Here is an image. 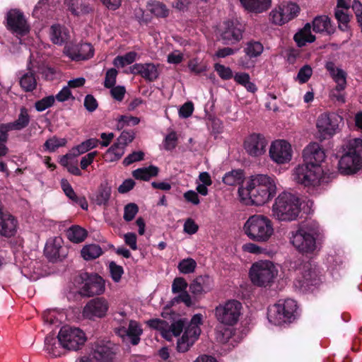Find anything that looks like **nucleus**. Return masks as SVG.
I'll list each match as a JSON object with an SVG mask.
<instances>
[{
	"label": "nucleus",
	"mask_w": 362,
	"mask_h": 362,
	"mask_svg": "<svg viewBox=\"0 0 362 362\" xmlns=\"http://www.w3.org/2000/svg\"><path fill=\"white\" fill-rule=\"evenodd\" d=\"M276 194V184L273 177L264 174L252 175L245 187H240L238 195L246 205H262Z\"/></svg>",
	"instance_id": "obj_1"
},
{
	"label": "nucleus",
	"mask_w": 362,
	"mask_h": 362,
	"mask_svg": "<svg viewBox=\"0 0 362 362\" xmlns=\"http://www.w3.org/2000/svg\"><path fill=\"white\" fill-rule=\"evenodd\" d=\"M243 233L252 241L258 243H267L274 233L272 221L266 216H250L243 226Z\"/></svg>",
	"instance_id": "obj_2"
},
{
	"label": "nucleus",
	"mask_w": 362,
	"mask_h": 362,
	"mask_svg": "<svg viewBox=\"0 0 362 362\" xmlns=\"http://www.w3.org/2000/svg\"><path fill=\"white\" fill-rule=\"evenodd\" d=\"M300 212V203L298 197L288 192L280 194L272 206V215L281 221L296 220Z\"/></svg>",
	"instance_id": "obj_3"
},
{
	"label": "nucleus",
	"mask_w": 362,
	"mask_h": 362,
	"mask_svg": "<svg viewBox=\"0 0 362 362\" xmlns=\"http://www.w3.org/2000/svg\"><path fill=\"white\" fill-rule=\"evenodd\" d=\"M362 139L356 138L349 142V151L344 153L339 161V170L341 174L356 173L362 167Z\"/></svg>",
	"instance_id": "obj_4"
},
{
	"label": "nucleus",
	"mask_w": 362,
	"mask_h": 362,
	"mask_svg": "<svg viewBox=\"0 0 362 362\" xmlns=\"http://www.w3.org/2000/svg\"><path fill=\"white\" fill-rule=\"evenodd\" d=\"M292 176L298 184L307 187H315L323 181L324 171L320 165L303 163L293 170Z\"/></svg>",
	"instance_id": "obj_5"
},
{
	"label": "nucleus",
	"mask_w": 362,
	"mask_h": 362,
	"mask_svg": "<svg viewBox=\"0 0 362 362\" xmlns=\"http://www.w3.org/2000/svg\"><path fill=\"white\" fill-rule=\"evenodd\" d=\"M278 273V269L272 262L260 260L252 264L249 274L254 285L267 287L274 282Z\"/></svg>",
	"instance_id": "obj_6"
},
{
	"label": "nucleus",
	"mask_w": 362,
	"mask_h": 362,
	"mask_svg": "<svg viewBox=\"0 0 362 362\" xmlns=\"http://www.w3.org/2000/svg\"><path fill=\"white\" fill-rule=\"evenodd\" d=\"M296 310L297 303L294 300H279L269 308L268 320L275 325H281L293 320Z\"/></svg>",
	"instance_id": "obj_7"
},
{
	"label": "nucleus",
	"mask_w": 362,
	"mask_h": 362,
	"mask_svg": "<svg viewBox=\"0 0 362 362\" xmlns=\"http://www.w3.org/2000/svg\"><path fill=\"white\" fill-rule=\"evenodd\" d=\"M243 306L237 300H228L219 303L214 309L216 320L223 325L233 326L239 321Z\"/></svg>",
	"instance_id": "obj_8"
},
{
	"label": "nucleus",
	"mask_w": 362,
	"mask_h": 362,
	"mask_svg": "<svg viewBox=\"0 0 362 362\" xmlns=\"http://www.w3.org/2000/svg\"><path fill=\"white\" fill-rule=\"evenodd\" d=\"M316 230L304 227L292 233L291 243L295 248L301 253H312L316 247Z\"/></svg>",
	"instance_id": "obj_9"
},
{
	"label": "nucleus",
	"mask_w": 362,
	"mask_h": 362,
	"mask_svg": "<svg viewBox=\"0 0 362 362\" xmlns=\"http://www.w3.org/2000/svg\"><path fill=\"white\" fill-rule=\"evenodd\" d=\"M57 338L62 347L71 351L78 350L86 341V334L81 329L69 326L62 327Z\"/></svg>",
	"instance_id": "obj_10"
},
{
	"label": "nucleus",
	"mask_w": 362,
	"mask_h": 362,
	"mask_svg": "<svg viewBox=\"0 0 362 362\" xmlns=\"http://www.w3.org/2000/svg\"><path fill=\"white\" fill-rule=\"evenodd\" d=\"M187 323L184 319L177 320L170 325L166 321L160 319H152L147 322L150 327L158 330L161 336L168 341H171L173 337H178Z\"/></svg>",
	"instance_id": "obj_11"
},
{
	"label": "nucleus",
	"mask_w": 362,
	"mask_h": 362,
	"mask_svg": "<svg viewBox=\"0 0 362 362\" xmlns=\"http://www.w3.org/2000/svg\"><path fill=\"white\" fill-rule=\"evenodd\" d=\"M219 39L223 44L232 45L243 37V28L237 20H227L219 25Z\"/></svg>",
	"instance_id": "obj_12"
},
{
	"label": "nucleus",
	"mask_w": 362,
	"mask_h": 362,
	"mask_svg": "<svg viewBox=\"0 0 362 362\" xmlns=\"http://www.w3.org/2000/svg\"><path fill=\"white\" fill-rule=\"evenodd\" d=\"M326 69L337 83L336 88L330 92L331 98L339 103H344L345 95L342 90H344L346 86V72L341 69L335 67L332 62L327 63Z\"/></svg>",
	"instance_id": "obj_13"
},
{
	"label": "nucleus",
	"mask_w": 362,
	"mask_h": 362,
	"mask_svg": "<svg viewBox=\"0 0 362 362\" xmlns=\"http://www.w3.org/2000/svg\"><path fill=\"white\" fill-rule=\"evenodd\" d=\"M341 121V117L335 113L320 115L317 118L316 124L320 138L326 139L334 135Z\"/></svg>",
	"instance_id": "obj_14"
},
{
	"label": "nucleus",
	"mask_w": 362,
	"mask_h": 362,
	"mask_svg": "<svg viewBox=\"0 0 362 362\" xmlns=\"http://www.w3.org/2000/svg\"><path fill=\"white\" fill-rule=\"evenodd\" d=\"M299 11L296 4L283 2L271 11L270 17L274 24L282 25L296 18Z\"/></svg>",
	"instance_id": "obj_15"
},
{
	"label": "nucleus",
	"mask_w": 362,
	"mask_h": 362,
	"mask_svg": "<svg viewBox=\"0 0 362 362\" xmlns=\"http://www.w3.org/2000/svg\"><path fill=\"white\" fill-rule=\"evenodd\" d=\"M81 284L79 293L83 296H93L102 294L105 291V283L103 279L97 274L85 273L81 275Z\"/></svg>",
	"instance_id": "obj_16"
},
{
	"label": "nucleus",
	"mask_w": 362,
	"mask_h": 362,
	"mask_svg": "<svg viewBox=\"0 0 362 362\" xmlns=\"http://www.w3.org/2000/svg\"><path fill=\"white\" fill-rule=\"evenodd\" d=\"M109 302L105 298H93L86 304L83 309L82 315L84 318L92 320L104 317L109 310Z\"/></svg>",
	"instance_id": "obj_17"
},
{
	"label": "nucleus",
	"mask_w": 362,
	"mask_h": 362,
	"mask_svg": "<svg viewBox=\"0 0 362 362\" xmlns=\"http://www.w3.org/2000/svg\"><path fill=\"white\" fill-rule=\"evenodd\" d=\"M6 26L8 30L18 35H25L30 30V26L24 14L18 9H11L8 11Z\"/></svg>",
	"instance_id": "obj_18"
},
{
	"label": "nucleus",
	"mask_w": 362,
	"mask_h": 362,
	"mask_svg": "<svg viewBox=\"0 0 362 362\" xmlns=\"http://www.w3.org/2000/svg\"><path fill=\"white\" fill-rule=\"evenodd\" d=\"M269 156L277 164H285L292 158V148L285 140H276L272 143Z\"/></svg>",
	"instance_id": "obj_19"
},
{
	"label": "nucleus",
	"mask_w": 362,
	"mask_h": 362,
	"mask_svg": "<svg viewBox=\"0 0 362 362\" xmlns=\"http://www.w3.org/2000/svg\"><path fill=\"white\" fill-rule=\"evenodd\" d=\"M268 141L260 134H252L244 141V148L252 157H259L266 152Z\"/></svg>",
	"instance_id": "obj_20"
},
{
	"label": "nucleus",
	"mask_w": 362,
	"mask_h": 362,
	"mask_svg": "<svg viewBox=\"0 0 362 362\" xmlns=\"http://www.w3.org/2000/svg\"><path fill=\"white\" fill-rule=\"evenodd\" d=\"M115 352L110 342H97L93 345L90 356L95 362H112Z\"/></svg>",
	"instance_id": "obj_21"
},
{
	"label": "nucleus",
	"mask_w": 362,
	"mask_h": 362,
	"mask_svg": "<svg viewBox=\"0 0 362 362\" xmlns=\"http://www.w3.org/2000/svg\"><path fill=\"white\" fill-rule=\"evenodd\" d=\"M303 162L310 165H320L325 158V153L317 143H310L303 151Z\"/></svg>",
	"instance_id": "obj_22"
},
{
	"label": "nucleus",
	"mask_w": 362,
	"mask_h": 362,
	"mask_svg": "<svg viewBox=\"0 0 362 362\" xmlns=\"http://www.w3.org/2000/svg\"><path fill=\"white\" fill-rule=\"evenodd\" d=\"M63 240L60 237H54L47 240L45 247V255L51 261L64 257L62 247Z\"/></svg>",
	"instance_id": "obj_23"
},
{
	"label": "nucleus",
	"mask_w": 362,
	"mask_h": 362,
	"mask_svg": "<svg viewBox=\"0 0 362 362\" xmlns=\"http://www.w3.org/2000/svg\"><path fill=\"white\" fill-rule=\"evenodd\" d=\"M297 271L302 276L297 279L299 287L308 286L309 285L317 284V274L316 269L312 268L310 263H305Z\"/></svg>",
	"instance_id": "obj_24"
},
{
	"label": "nucleus",
	"mask_w": 362,
	"mask_h": 362,
	"mask_svg": "<svg viewBox=\"0 0 362 362\" xmlns=\"http://www.w3.org/2000/svg\"><path fill=\"white\" fill-rule=\"evenodd\" d=\"M131 72L139 74L149 81H155L159 75L157 66L152 63L135 64L131 67Z\"/></svg>",
	"instance_id": "obj_25"
},
{
	"label": "nucleus",
	"mask_w": 362,
	"mask_h": 362,
	"mask_svg": "<svg viewBox=\"0 0 362 362\" xmlns=\"http://www.w3.org/2000/svg\"><path fill=\"white\" fill-rule=\"evenodd\" d=\"M17 230V221L9 213L0 214V234L5 237H11Z\"/></svg>",
	"instance_id": "obj_26"
},
{
	"label": "nucleus",
	"mask_w": 362,
	"mask_h": 362,
	"mask_svg": "<svg viewBox=\"0 0 362 362\" xmlns=\"http://www.w3.org/2000/svg\"><path fill=\"white\" fill-rule=\"evenodd\" d=\"M67 53L72 60L80 61L92 57L94 49L90 43H82L69 49Z\"/></svg>",
	"instance_id": "obj_27"
},
{
	"label": "nucleus",
	"mask_w": 362,
	"mask_h": 362,
	"mask_svg": "<svg viewBox=\"0 0 362 362\" xmlns=\"http://www.w3.org/2000/svg\"><path fill=\"white\" fill-rule=\"evenodd\" d=\"M129 321L127 313L124 308H120L113 313V322L116 326L115 330L121 337H126V327Z\"/></svg>",
	"instance_id": "obj_28"
},
{
	"label": "nucleus",
	"mask_w": 362,
	"mask_h": 362,
	"mask_svg": "<svg viewBox=\"0 0 362 362\" xmlns=\"http://www.w3.org/2000/svg\"><path fill=\"white\" fill-rule=\"evenodd\" d=\"M212 288V280L209 276L197 277L189 286L191 292L195 295L206 293Z\"/></svg>",
	"instance_id": "obj_29"
},
{
	"label": "nucleus",
	"mask_w": 362,
	"mask_h": 362,
	"mask_svg": "<svg viewBox=\"0 0 362 362\" xmlns=\"http://www.w3.org/2000/svg\"><path fill=\"white\" fill-rule=\"evenodd\" d=\"M244 8L250 12L262 13L271 6L272 0H240Z\"/></svg>",
	"instance_id": "obj_30"
},
{
	"label": "nucleus",
	"mask_w": 362,
	"mask_h": 362,
	"mask_svg": "<svg viewBox=\"0 0 362 362\" xmlns=\"http://www.w3.org/2000/svg\"><path fill=\"white\" fill-rule=\"evenodd\" d=\"M30 122V116L28 110L24 107H21L16 119L6 123L13 131H21L26 128Z\"/></svg>",
	"instance_id": "obj_31"
},
{
	"label": "nucleus",
	"mask_w": 362,
	"mask_h": 362,
	"mask_svg": "<svg viewBox=\"0 0 362 362\" xmlns=\"http://www.w3.org/2000/svg\"><path fill=\"white\" fill-rule=\"evenodd\" d=\"M49 36L52 42L56 45H62L69 38L68 30L59 24L51 26Z\"/></svg>",
	"instance_id": "obj_32"
},
{
	"label": "nucleus",
	"mask_w": 362,
	"mask_h": 362,
	"mask_svg": "<svg viewBox=\"0 0 362 362\" xmlns=\"http://www.w3.org/2000/svg\"><path fill=\"white\" fill-rule=\"evenodd\" d=\"M293 39L300 47L305 46L315 40V37L311 33V25L306 23L304 27L295 34Z\"/></svg>",
	"instance_id": "obj_33"
},
{
	"label": "nucleus",
	"mask_w": 362,
	"mask_h": 362,
	"mask_svg": "<svg viewBox=\"0 0 362 362\" xmlns=\"http://www.w3.org/2000/svg\"><path fill=\"white\" fill-rule=\"evenodd\" d=\"M313 29L316 33H334V28L331 25L330 18L327 16H319L313 21Z\"/></svg>",
	"instance_id": "obj_34"
},
{
	"label": "nucleus",
	"mask_w": 362,
	"mask_h": 362,
	"mask_svg": "<svg viewBox=\"0 0 362 362\" xmlns=\"http://www.w3.org/2000/svg\"><path fill=\"white\" fill-rule=\"evenodd\" d=\"M45 348L47 352L53 357L60 356L63 354L64 347H62L59 339L57 340L54 336L49 335L45 339Z\"/></svg>",
	"instance_id": "obj_35"
},
{
	"label": "nucleus",
	"mask_w": 362,
	"mask_h": 362,
	"mask_svg": "<svg viewBox=\"0 0 362 362\" xmlns=\"http://www.w3.org/2000/svg\"><path fill=\"white\" fill-rule=\"evenodd\" d=\"M147 10L157 18H166L170 13V9L163 2L151 1L147 4Z\"/></svg>",
	"instance_id": "obj_36"
},
{
	"label": "nucleus",
	"mask_w": 362,
	"mask_h": 362,
	"mask_svg": "<svg viewBox=\"0 0 362 362\" xmlns=\"http://www.w3.org/2000/svg\"><path fill=\"white\" fill-rule=\"evenodd\" d=\"M45 323L49 325L59 326L64 318V313L55 309H49L43 313Z\"/></svg>",
	"instance_id": "obj_37"
},
{
	"label": "nucleus",
	"mask_w": 362,
	"mask_h": 362,
	"mask_svg": "<svg viewBox=\"0 0 362 362\" xmlns=\"http://www.w3.org/2000/svg\"><path fill=\"white\" fill-rule=\"evenodd\" d=\"M126 337H130L132 344L133 345L138 344L143 332L139 324L134 320H130L126 327Z\"/></svg>",
	"instance_id": "obj_38"
},
{
	"label": "nucleus",
	"mask_w": 362,
	"mask_h": 362,
	"mask_svg": "<svg viewBox=\"0 0 362 362\" xmlns=\"http://www.w3.org/2000/svg\"><path fill=\"white\" fill-rule=\"evenodd\" d=\"M158 173V168L154 165L138 168L133 171V176L137 180L148 181L151 177H156Z\"/></svg>",
	"instance_id": "obj_39"
},
{
	"label": "nucleus",
	"mask_w": 362,
	"mask_h": 362,
	"mask_svg": "<svg viewBox=\"0 0 362 362\" xmlns=\"http://www.w3.org/2000/svg\"><path fill=\"white\" fill-rule=\"evenodd\" d=\"M66 235L72 243H79L87 237V231L78 226H72L66 230Z\"/></svg>",
	"instance_id": "obj_40"
},
{
	"label": "nucleus",
	"mask_w": 362,
	"mask_h": 362,
	"mask_svg": "<svg viewBox=\"0 0 362 362\" xmlns=\"http://www.w3.org/2000/svg\"><path fill=\"white\" fill-rule=\"evenodd\" d=\"M81 256L86 260H91L99 257L103 250L100 245L96 244H90L85 245L81 251Z\"/></svg>",
	"instance_id": "obj_41"
},
{
	"label": "nucleus",
	"mask_w": 362,
	"mask_h": 362,
	"mask_svg": "<svg viewBox=\"0 0 362 362\" xmlns=\"http://www.w3.org/2000/svg\"><path fill=\"white\" fill-rule=\"evenodd\" d=\"M99 144V140L97 139H89L82 142L77 146L71 149V154L73 157L78 156L81 154L85 153L89 150L96 147Z\"/></svg>",
	"instance_id": "obj_42"
},
{
	"label": "nucleus",
	"mask_w": 362,
	"mask_h": 362,
	"mask_svg": "<svg viewBox=\"0 0 362 362\" xmlns=\"http://www.w3.org/2000/svg\"><path fill=\"white\" fill-rule=\"evenodd\" d=\"M244 179L242 170H232L225 174L223 177V182L229 186H235L243 182Z\"/></svg>",
	"instance_id": "obj_43"
},
{
	"label": "nucleus",
	"mask_w": 362,
	"mask_h": 362,
	"mask_svg": "<svg viewBox=\"0 0 362 362\" xmlns=\"http://www.w3.org/2000/svg\"><path fill=\"white\" fill-rule=\"evenodd\" d=\"M111 195V187L107 184H101L95 197V202L98 205L106 204Z\"/></svg>",
	"instance_id": "obj_44"
},
{
	"label": "nucleus",
	"mask_w": 362,
	"mask_h": 362,
	"mask_svg": "<svg viewBox=\"0 0 362 362\" xmlns=\"http://www.w3.org/2000/svg\"><path fill=\"white\" fill-rule=\"evenodd\" d=\"M348 8H349L338 7L337 5V8H335L334 11V16L338 21L339 28L343 31H345L348 29V24L350 21L349 14L343 9Z\"/></svg>",
	"instance_id": "obj_45"
},
{
	"label": "nucleus",
	"mask_w": 362,
	"mask_h": 362,
	"mask_svg": "<svg viewBox=\"0 0 362 362\" xmlns=\"http://www.w3.org/2000/svg\"><path fill=\"white\" fill-rule=\"evenodd\" d=\"M20 84L22 88L25 91L33 90L37 86V81L34 74L30 72L23 74L20 79Z\"/></svg>",
	"instance_id": "obj_46"
},
{
	"label": "nucleus",
	"mask_w": 362,
	"mask_h": 362,
	"mask_svg": "<svg viewBox=\"0 0 362 362\" xmlns=\"http://www.w3.org/2000/svg\"><path fill=\"white\" fill-rule=\"evenodd\" d=\"M135 52H129L123 56H117L113 61V64L117 67H124L132 64L136 57Z\"/></svg>",
	"instance_id": "obj_47"
},
{
	"label": "nucleus",
	"mask_w": 362,
	"mask_h": 362,
	"mask_svg": "<svg viewBox=\"0 0 362 362\" xmlns=\"http://www.w3.org/2000/svg\"><path fill=\"white\" fill-rule=\"evenodd\" d=\"M263 49V45L259 42L250 41L247 43L245 52L250 58H252L259 56Z\"/></svg>",
	"instance_id": "obj_48"
},
{
	"label": "nucleus",
	"mask_w": 362,
	"mask_h": 362,
	"mask_svg": "<svg viewBox=\"0 0 362 362\" xmlns=\"http://www.w3.org/2000/svg\"><path fill=\"white\" fill-rule=\"evenodd\" d=\"M197 267V262L192 258H186L181 260L177 266L180 273L187 274L193 273Z\"/></svg>",
	"instance_id": "obj_49"
},
{
	"label": "nucleus",
	"mask_w": 362,
	"mask_h": 362,
	"mask_svg": "<svg viewBox=\"0 0 362 362\" xmlns=\"http://www.w3.org/2000/svg\"><path fill=\"white\" fill-rule=\"evenodd\" d=\"M66 142L67 141L65 138L53 136L45 141L44 147L49 152H54L58 148L64 146Z\"/></svg>",
	"instance_id": "obj_50"
},
{
	"label": "nucleus",
	"mask_w": 362,
	"mask_h": 362,
	"mask_svg": "<svg viewBox=\"0 0 362 362\" xmlns=\"http://www.w3.org/2000/svg\"><path fill=\"white\" fill-rule=\"evenodd\" d=\"M125 147L122 145H119L116 141L107 151L106 156L110 157V160H119L124 153Z\"/></svg>",
	"instance_id": "obj_51"
},
{
	"label": "nucleus",
	"mask_w": 362,
	"mask_h": 362,
	"mask_svg": "<svg viewBox=\"0 0 362 362\" xmlns=\"http://www.w3.org/2000/svg\"><path fill=\"white\" fill-rule=\"evenodd\" d=\"M140 119L136 117H133L130 115H122L117 119V123L116 124V128L118 130L123 129L125 126L129 125H136L139 123Z\"/></svg>",
	"instance_id": "obj_52"
},
{
	"label": "nucleus",
	"mask_w": 362,
	"mask_h": 362,
	"mask_svg": "<svg viewBox=\"0 0 362 362\" xmlns=\"http://www.w3.org/2000/svg\"><path fill=\"white\" fill-rule=\"evenodd\" d=\"M70 11L75 16L87 13L89 12L90 8L83 4L80 1H72L69 7Z\"/></svg>",
	"instance_id": "obj_53"
},
{
	"label": "nucleus",
	"mask_w": 362,
	"mask_h": 362,
	"mask_svg": "<svg viewBox=\"0 0 362 362\" xmlns=\"http://www.w3.org/2000/svg\"><path fill=\"white\" fill-rule=\"evenodd\" d=\"M188 68L191 72L197 75L205 72L208 69L207 65L199 62L197 58L192 59L189 61Z\"/></svg>",
	"instance_id": "obj_54"
},
{
	"label": "nucleus",
	"mask_w": 362,
	"mask_h": 362,
	"mask_svg": "<svg viewBox=\"0 0 362 362\" xmlns=\"http://www.w3.org/2000/svg\"><path fill=\"white\" fill-rule=\"evenodd\" d=\"M138 211V206L134 203H129L124 208L123 218L126 221H131L134 218Z\"/></svg>",
	"instance_id": "obj_55"
},
{
	"label": "nucleus",
	"mask_w": 362,
	"mask_h": 362,
	"mask_svg": "<svg viewBox=\"0 0 362 362\" xmlns=\"http://www.w3.org/2000/svg\"><path fill=\"white\" fill-rule=\"evenodd\" d=\"M54 100L55 98L52 95L45 97L35 103V107L39 112L44 111L52 106Z\"/></svg>",
	"instance_id": "obj_56"
},
{
	"label": "nucleus",
	"mask_w": 362,
	"mask_h": 362,
	"mask_svg": "<svg viewBox=\"0 0 362 362\" xmlns=\"http://www.w3.org/2000/svg\"><path fill=\"white\" fill-rule=\"evenodd\" d=\"M214 69L223 80H229L233 76V71L228 66H225L220 64H216L214 65Z\"/></svg>",
	"instance_id": "obj_57"
},
{
	"label": "nucleus",
	"mask_w": 362,
	"mask_h": 362,
	"mask_svg": "<svg viewBox=\"0 0 362 362\" xmlns=\"http://www.w3.org/2000/svg\"><path fill=\"white\" fill-rule=\"evenodd\" d=\"M177 143V136L175 132H170L163 141V147L166 151H172L173 150Z\"/></svg>",
	"instance_id": "obj_58"
},
{
	"label": "nucleus",
	"mask_w": 362,
	"mask_h": 362,
	"mask_svg": "<svg viewBox=\"0 0 362 362\" xmlns=\"http://www.w3.org/2000/svg\"><path fill=\"white\" fill-rule=\"evenodd\" d=\"M313 70L308 65L303 66L298 71L296 79L300 83L307 82L312 76Z\"/></svg>",
	"instance_id": "obj_59"
},
{
	"label": "nucleus",
	"mask_w": 362,
	"mask_h": 362,
	"mask_svg": "<svg viewBox=\"0 0 362 362\" xmlns=\"http://www.w3.org/2000/svg\"><path fill=\"white\" fill-rule=\"evenodd\" d=\"M110 272L111 277L115 282H119L124 273L122 267L117 265L116 263L112 262L109 265Z\"/></svg>",
	"instance_id": "obj_60"
},
{
	"label": "nucleus",
	"mask_w": 362,
	"mask_h": 362,
	"mask_svg": "<svg viewBox=\"0 0 362 362\" xmlns=\"http://www.w3.org/2000/svg\"><path fill=\"white\" fill-rule=\"evenodd\" d=\"M194 342L185 334L177 340V349L180 352L187 351Z\"/></svg>",
	"instance_id": "obj_61"
},
{
	"label": "nucleus",
	"mask_w": 362,
	"mask_h": 362,
	"mask_svg": "<svg viewBox=\"0 0 362 362\" xmlns=\"http://www.w3.org/2000/svg\"><path fill=\"white\" fill-rule=\"evenodd\" d=\"M117 71L115 69H110L107 71L104 82L105 87L107 88H112L116 83Z\"/></svg>",
	"instance_id": "obj_62"
},
{
	"label": "nucleus",
	"mask_w": 362,
	"mask_h": 362,
	"mask_svg": "<svg viewBox=\"0 0 362 362\" xmlns=\"http://www.w3.org/2000/svg\"><path fill=\"white\" fill-rule=\"evenodd\" d=\"M61 187L63 192H64L66 196L69 198V199L74 202L78 196L75 193L74 189L72 188L69 182L67 181V180L62 179L61 180Z\"/></svg>",
	"instance_id": "obj_63"
},
{
	"label": "nucleus",
	"mask_w": 362,
	"mask_h": 362,
	"mask_svg": "<svg viewBox=\"0 0 362 362\" xmlns=\"http://www.w3.org/2000/svg\"><path fill=\"white\" fill-rule=\"evenodd\" d=\"M194 111V104L192 102L189 101L183 104L179 109L178 113L181 118L189 117Z\"/></svg>",
	"instance_id": "obj_64"
}]
</instances>
